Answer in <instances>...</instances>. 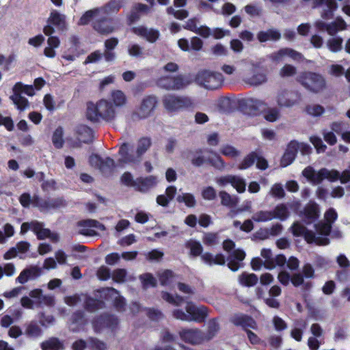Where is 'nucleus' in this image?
Returning a JSON list of instances; mask_svg holds the SVG:
<instances>
[{"mask_svg":"<svg viewBox=\"0 0 350 350\" xmlns=\"http://www.w3.org/2000/svg\"><path fill=\"white\" fill-rule=\"evenodd\" d=\"M157 184L155 176H149L146 178H137L135 180V188L142 192H146Z\"/></svg>","mask_w":350,"mask_h":350,"instance_id":"obj_32","label":"nucleus"},{"mask_svg":"<svg viewBox=\"0 0 350 350\" xmlns=\"http://www.w3.org/2000/svg\"><path fill=\"white\" fill-rule=\"evenodd\" d=\"M100 14L102 13L101 10L99 9V8L88 10L80 18L78 24L80 25H87L92 18L99 16Z\"/></svg>","mask_w":350,"mask_h":350,"instance_id":"obj_51","label":"nucleus"},{"mask_svg":"<svg viewBox=\"0 0 350 350\" xmlns=\"http://www.w3.org/2000/svg\"><path fill=\"white\" fill-rule=\"evenodd\" d=\"M78 226L80 228L79 233L88 237H93L97 234L96 231L90 228H95L103 231L105 230V226L103 224L94 219L80 221L78 222Z\"/></svg>","mask_w":350,"mask_h":350,"instance_id":"obj_22","label":"nucleus"},{"mask_svg":"<svg viewBox=\"0 0 350 350\" xmlns=\"http://www.w3.org/2000/svg\"><path fill=\"white\" fill-rule=\"evenodd\" d=\"M313 263L317 269H327L330 267L331 261L323 256L316 255Z\"/></svg>","mask_w":350,"mask_h":350,"instance_id":"obj_60","label":"nucleus"},{"mask_svg":"<svg viewBox=\"0 0 350 350\" xmlns=\"http://www.w3.org/2000/svg\"><path fill=\"white\" fill-rule=\"evenodd\" d=\"M301 216L306 224L314 222L319 217V205L314 202H310L304 208L303 211L301 213Z\"/></svg>","mask_w":350,"mask_h":350,"instance_id":"obj_24","label":"nucleus"},{"mask_svg":"<svg viewBox=\"0 0 350 350\" xmlns=\"http://www.w3.org/2000/svg\"><path fill=\"white\" fill-rule=\"evenodd\" d=\"M116 115V107L107 99H101L96 104L88 103L87 105L86 116L92 122H98L100 119L111 121L114 120Z\"/></svg>","mask_w":350,"mask_h":350,"instance_id":"obj_2","label":"nucleus"},{"mask_svg":"<svg viewBox=\"0 0 350 350\" xmlns=\"http://www.w3.org/2000/svg\"><path fill=\"white\" fill-rule=\"evenodd\" d=\"M111 96L115 107H121L126 103V97L124 93L121 90H113L111 93Z\"/></svg>","mask_w":350,"mask_h":350,"instance_id":"obj_48","label":"nucleus"},{"mask_svg":"<svg viewBox=\"0 0 350 350\" xmlns=\"http://www.w3.org/2000/svg\"><path fill=\"white\" fill-rule=\"evenodd\" d=\"M66 205L67 202L63 197L48 199L46 200V211L65 207Z\"/></svg>","mask_w":350,"mask_h":350,"instance_id":"obj_50","label":"nucleus"},{"mask_svg":"<svg viewBox=\"0 0 350 350\" xmlns=\"http://www.w3.org/2000/svg\"><path fill=\"white\" fill-rule=\"evenodd\" d=\"M126 0H110L105 6L99 8L102 14H111L117 13L124 5Z\"/></svg>","mask_w":350,"mask_h":350,"instance_id":"obj_34","label":"nucleus"},{"mask_svg":"<svg viewBox=\"0 0 350 350\" xmlns=\"http://www.w3.org/2000/svg\"><path fill=\"white\" fill-rule=\"evenodd\" d=\"M314 7L323 6L321 17L324 19H329L333 16V12L337 8V4L334 0H314Z\"/></svg>","mask_w":350,"mask_h":350,"instance_id":"obj_30","label":"nucleus"},{"mask_svg":"<svg viewBox=\"0 0 350 350\" xmlns=\"http://www.w3.org/2000/svg\"><path fill=\"white\" fill-rule=\"evenodd\" d=\"M345 22L342 19H337L336 21L327 25V32L328 34L334 36L338 31L345 29Z\"/></svg>","mask_w":350,"mask_h":350,"instance_id":"obj_49","label":"nucleus"},{"mask_svg":"<svg viewBox=\"0 0 350 350\" xmlns=\"http://www.w3.org/2000/svg\"><path fill=\"white\" fill-rule=\"evenodd\" d=\"M180 338L185 342L198 345L204 342V333L198 329H183L179 332Z\"/></svg>","mask_w":350,"mask_h":350,"instance_id":"obj_20","label":"nucleus"},{"mask_svg":"<svg viewBox=\"0 0 350 350\" xmlns=\"http://www.w3.org/2000/svg\"><path fill=\"white\" fill-rule=\"evenodd\" d=\"M337 217L336 211L333 208H330L325 213L326 222L321 221L314 225L317 234L311 230H308L304 225L299 221L295 222L292 225V233L295 237L303 236L308 243L326 245L329 243L328 238L326 237L329 234L332 224L336 220Z\"/></svg>","mask_w":350,"mask_h":350,"instance_id":"obj_1","label":"nucleus"},{"mask_svg":"<svg viewBox=\"0 0 350 350\" xmlns=\"http://www.w3.org/2000/svg\"><path fill=\"white\" fill-rule=\"evenodd\" d=\"M63 135H64V131L62 127L59 126L57 127L55 131L53 132V136H52V142L54 145V146L56 148H61L63 147L64 144V140L63 139Z\"/></svg>","mask_w":350,"mask_h":350,"instance_id":"obj_55","label":"nucleus"},{"mask_svg":"<svg viewBox=\"0 0 350 350\" xmlns=\"http://www.w3.org/2000/svg\"><path fill=\"white\" fill-rule=\"evenodd\" d=\"M115 167V161L110 157L102 159L101 163L99 166L100 171L105 174L111 173Z\"/></svg>","mask_w":350,"mask_h":350,"instance_id":"obj_57","label":"nucleus"},{"mask_svg":"<svg viewBox=\"0 0 350 350\" xmlns=\"http://www.w3.org/2000/svg\"><path fill=\"white\" fill-rule=\"evenodd\" d=\"M88 342L92 350H107V344L98 338L90 337Z\"/></svg>","mask_w":350,"mask_h":350,"instance_id":"obj_64","label":"nucleus"},{"mask_svg":"<svg viewBox=\"0 0 350 350\" xmlns=\"http://www.w3.org/2000/svg\"><path fill=\"white\" fill-rule=\"evenodd\" d=\"M271 211L273 213V219H278L281 221L286 220L289 216L288 208L284 204H280L277 205Z\"/></svg>","mask_w":350,"mask_h":350,"instance_id":"obj_43","label":"nucleus"},{"mask_svg":"<svg viewBox=\"0 0 350 350\" xmlns=\"http://www.w3.org/2000/svg\"><path fill=\"white\" fill-rule=\"evenodd\" d=\"M186 247L190 250V254L193 256H201L202 254L203 247L198 241L189 240L186 243Z\"/></svg>","mask_w":350,"mask_h":350,"instance_id":"obj_58","label":"nucleus"},{"mask_svg":"<svg viewBox=\"0 0 350 350\" xmlns=\"http://www.w3.org/2000/svg\"><path fill=\"white\" fill-rule=\"evenodd\" d=\"M219 330V325L215 319L210 320L208 323V329L205 335V341H208L213 338Z\"/></svg>","mask_w":350,"mask_h":350,"instance_id":"obj_45","label":"nucleus"},{"mask_svg":"<svg viewBox=\"0 0 350 350\" xmlns=\"http://www.w3.org/2000/svg\"><path fill=\"white\" fill-rule=\"evenodd\" d=\"M100 297L107 301H111L115 308L122 312L124 310L126 302L123 297L120 296L119 292L113 288H106L100 291Z\"/></svg>","mask_w":350,"mask_h":350,"instance_id":"obj_18","label":"nucleus"},{"mask_svg":"<svg viewBox=\"0 0 350 350\" xmlns=\"http://www.w3.org/2000/svg\"><path fill=\"white\" fill-rule=\"evenodd\" d=\"M118 154L120 164H137L141 161L136 151H133V146L127 142H123L119 148Z\"/></svg>","mask_w":350,"mask_h":350,"instance_id":"obj_14","label":"nucleus"},{"mask_svg":"<svg viewBox=\"0 0 350 350\" xmlns=\"http://www.w3.org/2000/svg\"><path fill=\"white\" fill-rule=\"evenodd\" d=\"M42 350H62L64 349L63 341L57 338L52 337L41 344Z\"/></svg>","mask_w":350,"mask_h":350,"instance_id":"obj_39","label":"nucleus"},{"mask_svg":"<svg viewBox=\"0 0 350 350\" xmlns=\"http://www.w3.org/2000/svg\"><path fill=\"white\" fill-rule=\"evenodd\" d=\"M219 196L221 199V204L232 208L237 205L239 202V198L236 196H232L226 191H221L219 193Z\"/></svg>","mask_w":350,"mask_h":350,"instance_id":"obj_38","label":"nucleus"},{"mask_svg":"<svg viewBox=\"0 0 350 350\" xmlns=\"http://www.w3.org/2000/svg\"><path fill=\"white\" fill-rule=\"evenodd\" d=\"M245 257V253L243 250L237 249L232 251L228 256V267L232 271H237L243 267L241 262Z\"/></svg>","mask_w":350,"mask_h":350,"instance_id":"obj_27","label":"nucleus"},{"mask_svg":"<svg viewBox=\"0 0 350 350\" xmlns=\"http://www.w3.org/2000/svg\"><path fill=\"white\" fill-rule=\"evenodd\" d=\"M44 224L38 221L24 222L21 227V234H24L27 231H33L37 236L38 239L43 240L51 235V230L43 228Z\"/></svg>","mask_w":350,"mask_h":350,"instance_id":"obj_17","label":"nucleus"},{"mask_svg":"<svg viewBox=\"0 0 350 350\" xmlns=\"http://www.w3.org/2000/svg\"><path fill=\"white\" fill-rule=\"evenodd\" d=\"M105 304L103 301L87 297L84 303L85 309L90 312H95L99 309L104 308Z\"/></svg>","mask_w":350,"mask_h":350,"instance_id":"obj_40","label":"nucleus"},{"mask_svg":"<svg viewBox=\"0 0 350 350\" xmlns=\"http://www.w3.org/2000/svg\"><path fill=\"white\" fill-rule=\"evenodd\" d=\"M164 108L169 113H176L193 107L192 100L187 96L167 94L162 97Z\"/></svg>","mask_w":350,"mask_h":350,"instance_id":"obj_6","label":"nucleus"},{"mask_svg":"<svg viewBox=\"0 0 350 350\" xmlns=\"http://www.w3.org/2000/svg\"><path fill=\"white\" fill-rule=\"evenodd\" d=\"M186 312L182 310H174L173 316L174 318L184 321L203 322L208 314L207 308L205 306H196L193 303L188 302L186 306Z\"/></svg>","mask_w":350,"mask_h":350,"instance_id":"obj_4","label":"nucleus"},{"mask_svg":"<svg viewBox=\"0 0 350 350\" xmlns=\"http://www.w3.org/2000/svg\"><path fill=\"white\" fill-rule=\"evenodd\" d=\"M118 324V320L114 315L103 314L95 318L92 321L94 330L99 333L105 329L113 330Z\"/></svg>","mask_w":350,"mask_h":350,"instance_id":"obj_15","label":"nucleus"},{"mask_svg":"<svg viewBox=\"0 0 350 350\" xmlns=\"http://www.w3.org/2000/svg\"><path fill=\"white\" fill-rule=\"evenodd\" d=\"M26 334L29 337H38L42 334V329L35 321L30 322L26 329Z\"/></svg>","mask_w":350,"mask_h":350,"instance_id":"obj_59","label":"nucleus"},{"mask_svg":"<svg viewBox=\"0 0 350 350\" xmlns=\"http://www.w3.org/2000/svg\"><path fill=\"white\" fill-rule=\"evenodd\" d=\"M256 222H267L273 219L271 211H260L254 213L252 217Z\"/></svg>","mask_w":350,"mask_h":350,"instance_id":"obj_53","label":"nucleus"},{"mask_svg":"<svg viewBox=\"0 0 350 350\" xmlns=\"http://www.w3.org/2000/svg\"><path fill=\"white\" fill-rule=\"evenodd\" d=\"M132 31L151 43L155 42L160 36L159 31L157 29L148 28L143 25L133 27Z\"/></svg>","mask_w":350,"mask_h":350,"instance_id":"obj_26","label":"nucleus"},{"mask_svg":"<svg viewBox=\"0 0 350 350\" xmlns=\"http://www.w3.org/2000/svg\"><path fill=\"white\" fill-rule=\"evenodd\" d=\"M29 295L31 299H33L36 307H41L43 305L52 306L55 304L54 297L49 295H43L40 288L31 291Z\"/></svg>","mask_w":350,"mask_h":350,"instance_id":"obj_25","label":"nucleus"},{"mask_svg":"<svg viewBox=\"0 0 350 350\" xmlns=\"http://www.w3.org/2000/svg\"><path fill=\"white\" fill-rule=\"evenodd\" d=\"M213 152L208 149L199 148L190 152V161L191 164L195 167H201L205 164H210L215 168L222 170L225 167V163L223 159L217 155L214 154L213 157L211 154Z\"/></svg>","mask_w":350,"mask_h":350,"instance_id":"obj_3","label":"nucleus"},{"mask_svg":"<svg viewBox=\"0 0 350 350\" xmlns=\"http://www.w3.org/2000/svg\"><path fill=\"white\" fill-rule=\"evenodd\" d=\"M178 203H184L186 206L193 208L196 205V200L194 196L190 193H182L176 197Z\"/></svg>","mask_w":350,"mask_h":350,"instance_id":"obj_47","label":"nucleus"},{"mask_svg":"<svg viewBox=\"0 0 350 350\" xmlns=\"http://www.w3.org/2000/svg\"><path fill=\"white\" fill-rule=\"evenodd\" d=\"M196 82L207 90H213L221 86L224 77L220 72L203 70L196 75Z\"/></svg>","mask_w":350,"mask_h":350,"instance_id":"obj_9","label":"nucleus"},{"mask_svg":"<svg viewBox=\"0 0 350 350\" xmlns=\"http://www.w3.org/2000/svg\"><path fill=\"white\" fill-rule=\"evenodd\" d=\"M241 284L245 286H253L257 284L258 278L254 273H243L239 277Z\"/></svg>","mask_w":350,"mask_h":350,"instance_id":"obj_46","label":"nucleus"},{"mask_svg":"<svg viewBox=\"0 0 350 350\" xmlns=\"http://www.w3.org/2000/svg\"><path fill=\"white\" fill-rule=\"evenodd\" d=\"M281 38L280 31L277 29H269L267 31H259L257 34V38L260 42H265L269 40L277 41Z\"/></svg>","mask_w":350,"mask_h":350,"instance_id":"obj_35","label":"nucleus"},{"mask_svg":"<svg viewBox=\"0 0 350 350\" xmlns=\"http://www.w3.org/2000/svg\"><path fill=\"white\" fill-rule=\"evenodd\" d=\"M278 106L280 108H291L299 104L301 96L297 91L280 90L275 97Z\"/></svg>","mask_w":350,"mask_h":350,"instance_id":"obj_12","label":"nucleus"},{"mask_svg":"<svg viewBox=\"0 0 350 350\" xmlns=\"http://www.w3.org/2000/svg\"><path fill=\"white\" fill-rule=\"evenodd\" d=\"M260 254L264 259L263 266L267 269H273L276 266L282 267L286 264V258L283 254L273 257L270 249L263 248Z\"/></svg>","mask_w":350,"mask_h":350,"instance_id":"obj_19","label":"nucleus"},{"mask_svg":"<svg viewBox=\"0 0 350 350\" xmlns=\"http://www.w3.org/2000/svg\"><path fill=\"white\" fill-rule=\"evenodd\" d=\"M143 287L148 288L149 287H154L157 285V280L150 273H144L140 275Z\"/></svg>","mask_w":350,"mask_h":350,"instance_id":"obj_61","label":"nucleus"},{"mask_svg":"<svg viewBox=\"0 0 350 350\" xmlns=\"http://www.w3.org/2000/svg\"><path fill=\"white\" fill-rule=\"evenodd\" d=\"M297 80L306 90L313 93H319L326 87L325 78L316 72H304L299 76Z\"/></svg>","mask_w":350,"mask_h":350,"instance_id":"obj_8","label":"nucleus"},{"mask_svg":"<svg viewBox=\"0 0 350 350\" xmlns=\"http://www.w3.org/2000/svg\"><path fill=\"white\" fill-rule=\"evenodd\" d=\"M151 144H152L151 139L148 137H142L137 141V148H136L135 151L141 159H142V156L150 148Z\"/></svg>","mask_w":350,"mask_h":350,"instance_id":"obj_42","label":"nucleus"},{"mask_svg":"<svg viewBox=\"0 0 350 350\" xmlns=\"http://www.w3.org/2000/svg\"><path fill=\"white\" fill-rule=\"evenodd\" d=\"M302 174L313 185L320 184L324 179L334 182L340 178V172L338 170L321 168L316 172L311 166L306 167L303 170Z\"/></svg>","mask_w":350,"mask_h":350,"instance_id":"obj_7","label":"nucleus"},{"mask_svg":"<svg viewBox=\"0 0 350 350\" xmlns=\"http://www.w3.org/2000/svg\"><path fill=\"white\" fill-rule=\"evenodd\" d=\"M157 103V98L154 95L144 97L139 107L131 113V119L133 121H137L148 118L156 108Z\"/></svg>","mask_w":350,"mask_h":350,"instance_id":"obj_10","label":"nucleus"},{"mask_svg":"<svg viewBox=\"0 0 350 350\" xmlns=\"http://www.w3.org/2000/svg\"><path fill=\"white\" fill-rule=\"evenodd\" d=\"M201 259L209 266L213 265H224L226 263L225 256L222 254L213 256L211 253L205 252L201 255Z\"/></svg>","mask_w":350,"mask_h":350,"instance_id":"obj_33","label":"nucleus"},{"mask_svg":"<svg viewBox=\"0 0 350 350\" xmlns=\"http://www.w3.org/2000/svg\"><path fill=\"white\" fill-rule=\"evenodd\" d=\"M66 16L56 10H51L49 17L47 19V25L44 27L43 32L46 36H51L55 32L53 26L56 27L58 30L66 29Z\"/></svg>","mask_w":350,"mask_h":350,"instance_id":"obj_13","label":"nucleus"},{"mask_svg":"<svg viewBox=\"0 0 350 350\" xmlns=\"http://www.w3.org/2000/svg\"><path fill=\"white\" fill-rule=\"evenodd\" d=\"M243 81L250 85L257 86L266 82L267 77L264 72L253 71L252 75L245 76Z\"/></svg>","mask_w":350,"mask_h":350,"instance_id":"obj_36","label":"nucleus"},{"mask_svg":"<svg viewBox=\"0 0 350 350\" xmlns=\"http://www.w3.org/2000/svg\"><path fill=\"white\" fill-rule=\"evenodd\" d=\"M267 103L264 100L249 98L243 101L242 106L244 107L245 112L252 116H257L263 113L266 109Z\"/></svg>","mask_w":350,"mask_h":350,"instance_id":"obj_21","label":"nucleus"},{"mask_svg":"<svg viewBox=\"0 0 350 350\" xmlns=\"http://www.w3.org/2000/svg\"><path fill=\"white\" fill-rule=\"evenodd\" d=\"M128 53L130 56L136 58H144L148 55L138 44L131 43L128 46Z\"/></svg>","mask_w":350,"mask_h":350,"instance_id":"obj_44","label":"nucleus"},{"mask_svg":"<svg viewBox=\"0 0 350 350\" xmlns=\"http://www.w3.org/2000/svg\"><path fill=\"white\" fill-rule=\"evenodd\" d=\"M215 182L220 187L231 185L240 193L245 192L246 189V182L239 176L230 174L221 176L216 178Z\"/></svg>","mask_w":350,"mask_h":350,"instance_id":"obj_16","label":"nucleus"},{"mask_svg":"<svg viewBox=\"0 0 350 350\" xmlns=\"http://www.w3.org/2000/svg\"><path fill=\"white\" fill-rule=\"evenodd\" d=\"M77 133L79 135V139L83 143L88 144L92 139V130L85 125L79 126Z\"/></svg>","mask_w":350,"mask_h":350,"instance_id":"obj_41","label":"nucleus"},{"mask_svg":"<svg viewBox=\"0 0 350 350\" xmlns=\"http://www.w3.org/2000/svg\"><path fill=\"white\" fill-rule=\"evenodd\" d=\"M231 321L234 325L242 327L245 332L249 331L250 329H257L256 322L252 317L247 315H234L232 318Z\"/></svg>","mask_w":350,"mask_h":350,"instance_id":"obj_29","label":"nucleus"},{"mask_svg":"<svg viewBox=\"0 0 350 350\" xmlns=\"http://www.w3.org/2000/svg\"><path fill=\"white\" fill-rule=\"evenodd\" d=\"M189 83V80L183 75L164 76L157 81V85L166 90H180L186 88Z\"/></svg>","mask_w":350,"mask_h":350,"instance_id":"obj_11","label":"nucleus"},{"mask_svg":"<svg viewBox=\"0 0 350 350\" xmlns=\"http://www.w3.org/2000/svg\"><path fill=\"white\" fill-rule=\"evenodd\" d=\"M264 118L270 122H274L278 120L281 116L280 107H268L266 105V109L263 112Z\"/></svg>","mask_w":350,"mask_h":350,"instance_id":"obj_37","label":"nucleus"},{"mask_svg":"<svg viewBox=\"0 0 350 350\" xmlns=\"http://www.w3.org/2000/svg\"><path fill=\"white\" fill-rule=\"evenodd\" d=\"M295 327L291 330V336L295 340L301 341L302 339L303 332L298 327H302V328H306V322L304 320H298L295 322Z\"/></svg>","mask_w":350,"mask_h":350,"instance_id":"obj_54","label":"nucleus"},{"mask_svg":"<svg viewBox=\"0 0 350 350\" xmlns=\"http://www.w3.org/2000/svg\"><path fill=\"white\" fill-rule=\"evenodd\" d=\"M93 27L98 33L103 35L111 33L115 29L112 19L107 18L96 19Z\"/></svg>","mask_w":350,"mask_h":350,"instance_id":"obj_31","label":"nucleus"},{"mask_svg":"<svg viewBox=\"0 0 350 350\" xmlns=\"http://www.w3.org/2000/svg\"><path fill=\"white\" fill-rule=\"evenodd\" d=\"M256 159H258V153L256 152H252L243 159L239 165L238 169L242 170L250 167L255 163Z\"/></svg>","mask_w":350,"mask_h":350,"instance_id":"obj_56","label":"nucleus"},{"mask_svg":"<svg viewBox=\"0 0 350 350\" xmlns=\"http://www.w3.org/2000/svg\"><path fill=\"white\" fill-rule=\"evenodd\" d=\"M306 111L308 114L314 117H317L322 115L324 113L325 109L323 107L320 105L312 104L308 105L306 108Z\"/></svg>","mask_w":350,"mask_h":350,"instance_id":"obj_63","label":"nucleus"},{"mask_svg":"<svg viewBox=\"0 0 350 350\" xmlns=\"http://www.w3.org/2000/svg\"><path fill=\"white\" fill-rule=\"evenodd\" d=\"M42 273V269L37 265H31L24 269L16 278V283L24 284L29 280L39 278Z\"/></svg>","mask_w":350,"mask_h":350,"instance_id":"obj_23","label":"nucleus"},{"mask_svg":"<svg viewBox=\"0 0 350 350\" xmlns=\"http://www.w3.org/2000/svg\"><path fill=\"white\" fill-rule=\"evenodd\" d=\"M343 40L340 37H334L327 41V46L329 50L334 53L339 52L342 49Z\"/></svg>","mask_w":350,"mask_h":350,"instance_id":"obj_52","label":"nucleus"},{"mask_svg":"<svg viewBox=\"0 0 350 350\" xmlns=\"http://www.w3.org/2000/svg\"><path fill=\"white\" fill-rule=\"evenodd\" d=\"M162 298L170 304L180 306L184 301L183 297L176 295L175 296L166 292L162 293Z\"/></svg>","mask_w":350,"mask_h":350,"instance_id":"obj_62","label":"nucleus"},{"mask_svg":"<svg viewBox=\"0 0 350 350\" xmlns=\"http://www.w3.org/2000/svg\"><path fill=\"white\" fill-rule=\"evenodd\" d=\"M12 95L10 96V99L13 102L18 110L22 111L29 107L28 100L23 96L25 94L29 96L35 94L33 86L31 85H24L21 82H17L12 88Z\"/></svg>","mask_w":350,"mask_h":350,"instance_id":"obj_5","label":"nucleus"},{"mask_svg":"<svg viewBox=\"0 0 350 350\" xmlns=\"http://www.w3.org/2000/svg\"><path fill=\"white\" fill-rule=\"evenodd\" d=\"M299 148V143L296 141H291L288 144L287 148L281 159L280 165L282 167H286L293 163L296 157Z\"/></svg>","mask_w":350,"mask_h":350,"instance_id":"obj_28","label":"nucleus"}]
</instances>
